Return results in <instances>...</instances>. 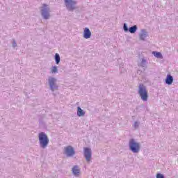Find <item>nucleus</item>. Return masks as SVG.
Segmentation results:
<instances>
[{
    "label": "nucleus",
    "instance_id": "6e6552de",
    "mask_svg": "<svg viewBox=\"0 0 178 178\" xmlns=\"http://www.w3.org/2000/svg\"><path fill=\"white\" fill-rule=\"evenodd\" d=\"M63 153L64 155H66L67 158H72L76 154L74 147H73L72 145L65 147Z\"/></svg>",
    "mask_w": 178,
    "mask_h": 178
},
{
    "label": "nucleus",
    "instance_id": "20e7f679",
    "mask_svg": "<svg viewBox=\"0 0 178 178\" xmlns=\"http://www.w3.org/2000/svg\"><path fill=\"white\" fill-rule=\"evenodd\" d=\"M138 94L143 102H147L148 101V90H147V86L143 84H140L138 86Z\"/></svg>",
    "mask_w": 178,
    "mask_h": 178
},
{
    "label": "nucleus",
    "instance_id": "1a4fd4ad",
    "mask_svg": "<svg viewBox=\"0 0 178 178\" xmlns=\"http://www.w3.org/2000/svg\"><path fill=\"white\" fill-rule=\"evenodd\" d=\"M138 37L140 41H147L149 38V33L147 29H142L138 33Z\"/></svg>",
    "mask_w": 178,
    "mask_h": 178
},
{
    "label": "nucleus",
    "instance_id": "ddd939ff",
    "mask_svg": "<svg viewBox=\"0 0 178 178\" xmlns=\"http://www.w3.org/2000/svg\"><path fill=\"white\" fill-rule=\"evenodd\" d=\"M76 115L79 118H84L86 116V111L81 107H76Z\"/></svg>",
    "mask_w": 178,
    "mask_h": 178
},
{
    "label": "nucleus",
    "instance_id": "a211bd4d",
    "mask_svg": "<svg viewBox=\"0 0 178 178\" xmlns=\"http://www.w3.org/2000/svg\"><path fill=\"white\" fill-rule=\"evenodd\" d=\"M139 66L140 67H145V66H147V60L144 58H143L140 61V63H139Z\"/></svg>",
    "mask_w": 178,
    "mask_h": 178
},
{
    "label": "nucleus",
    "instance_id": "4468645a",
    "mask_svg": "<svg viewBox=\"0 0 178 178\" xmlns=\"http://www.w3.org/2000/svg\"><path fill=\"white\" fill-rule=\"evenodd\" d=\"M165 83L167 86H172L173 84V76L170 74H167Z\"/></svg>",
    "mask_w": 178,
    "mask_h": 178
},
{
    "label": "nucleus",
    "instance_id": "9d476101",
    "mask_svg": "<svg viewBox=\"0 0 178 178\" xmlns=\"http://www.w3.org/2000/svg\"><path fill=\"white\" fill-rule=\"evenodd\" d=\"M123 30L125 33L136 34V33H137V30H138V26H137V25H134L129 28V26H127V24L124 23L123 25Z\"/></svg>",
    "mask_w": 178,
    "mask_h": 178
},
{
    "label": "nucleus",
    "instance_id": "2eb2a0df",
    "mask_svg": "<svg viewBox=\"0 0 178 178\" xmlns=\"http://www.w3.org/2000/svg\"><path fill=\"white\" fill-rule=\"evenodd\" d=\"M50 74H58L59 73V68L56 65H52L49 69Z\"/></svg>",
    "mask_w": 178,
    "mask_h": 178
},
{
    "label": "nucleus",
    "instance_id": "0eeeda50",
    "mask_svg": "<svg viewBox=\"0 0 178 178\" xmlns=\"http://www.w3.org/2000/svg\"><path fill=\"white\" fill-rule=\"evenodd\" d=\"M67 10L73 11L77 9V1L76 0H63Z\"/></svg>",
    "mask_w": 178,
    "mask_h": 178
},
{
    "label": "nucleus",
    "instance_id": "f8f14e48",
    "mask_svg": "<svg viewBox=\"0 0 178 178\" xmlns=\"http://www.w3.org/2000/svg\"><path fill=\"white\" fill-rule=\"evenodd\" d=\"M92 34L91 33V30L88 27H85L83 29V38L84 40H90Z\"/></svg>",
    "mask_w": 178,
    "mask_h": 178
},
{
    "label": "nucleus",
    "instance_id": "9b49d317",
    "mask_svg": "<svg viewBox=\"0 0 178 178\" xmlns=\"http://www.w3.org/2000/svg\"><path fill=\"white\" fill-rule=\"evenodd\" d=\"M71 172L74 177H80L81 176V168L79 165H74L71 169Z\"/></svg>",
    "mask_w": 178,
    "mask_h": 178
},
{
    "label": "nucleus",
    "instance_id": "f257e3e1",
    "mask_svg": "<svg viewBox=\"0 0 178 178\" xmlns=\"http://www.w3.org/2000/svg\"><path fill=\"white\" fill-rule=\"evenodd\" d=\"M40 13L44 20L51 19V6L48 3H43L39 7Z\"/></svg>",
    "mask_w": 178,
    "mask_h": 178
},
{
    "label": "nucleus",
    "instance_id": "412c9836",
    "mask_svg": "<svg viewBox=\"0 0 178 178\" xmlns=\"http://www.w3.org/2000/svg\"><path fill=\"white\" fill-rule=\"evenodd\" d=\"M140 126V122H138V121H136L134 123V127L135 129H138V127Z\"/></svg>",
    "mask_w": 178,
    "mask_h": 178
},
{
    "label": "nucleus",
    "instance_id": "6ab92c4d",
    "mask_svg": "<svg viewBox=\"0 0 178 178\" xmlns=\"http://www.w3.org/2000/svg\"><path fill=\"white\" fill-rule=\"evenodd\" d=\"M11 44L13 48H17V42L16 41L15 39H12Z\"/></svg>",
    "mask_w": 178,
    "mask_h": 178
},
{
    "label": "nucleus",
    "instance_id": "39448f33",
    "mask_svg": "<svg viewBox=\"0 0 178 178\" xmlns=\"http://www.w3.org/2000/svg\"><path fill=\"white\" fill-rule=\"evenodd\" d=\"M47 83L49 87V90L54 92L59 90V86H58V79L54 76H49L47 79Z\"/></svg>",
    "mask_w": 178,
    "mask_h": 178
},
{
    "label": "nucleus",
    "instance_id": "423d86ee",
    "mask_svg": "<svg viewBox=\"0 0 178 178\" xmlns=\"http://www.w3.org/2000/svg\"><path fill=\"white\" fill-rule=\"evenodd\" d=\"M83 157L87 163H91L92 161V149L91 147H85L83 149Z\"/></svg>",
    "mask_w": 178,
    "mask_h": 178
},
{
    "label": "nucleus",
    "instance_id": "f3484780",
    "mask_svg": "<svg viewBox=\"0 0 178 178\" xmlns=\"http://www.w3.org/2000/svg\"><path fill=\"white\" fill-rule=\"evenodd\" d=\"M54 60L56 62V65H59L60 63V55H59V54L56 53L54 55Z\"/></svg>",
    "mask_w": 178,
    "mask_h": 178
},
{
    "label": "nucleus",
    "instance_id": "aec40b11",
    "mask_svg": "<svg viewBox=\"0 0 178 178\" xmlns=\"http://www.w3.org/2000/svg\"><path fill=\"white\" fill-rule=\"evenodd\" d=\"M156 178H165V175L162 173H157L156 175Z\"/></svg>",
    "mask_w": 178,
    "mask_h": 178
},
{
    "label": "nucleus",
    "instance_id": "f03ea898",
    "mask_svg": "<svg viewBox=\"0 0 178 178\" xmlns=\"http://www.w3.org/2000/svg\"><path fill=\"white\" fill-rule=\"evenodd\" d=\"M38 140L40 148L45 149L49 145V137L45 132H40L38 134Z\"/></svg>",
    "mask_w": 178,
    "mask_h": 178
},
{
    "label": "nucleus",
    "instance_id": "7ed1b4c3",
    "mask_svg": "<svg viewBox=\"0 0 178 178\" xmlns=\"http://www.w3.org/2000/svg\"><path fill=\"white\" fill-rule=\"evenodd\" d=\"M129 149L132 154H140L141 151V143L134 138L129 139Z\"/></svg>",
    "mask_w": 178,
    "mask_h": 178
},
{
    "label": "nucleus",
    "instance_id": "dca6fc26",
    "mask_svg": "<svg viewBox=\"0 0 178 178\" xmlns=\"http://www.w3.org/2000/svg\"><path fill=\"white\" fill-rule=\"evenodd\" d=\"M152 55L157 59H163V55L159 51H152Z\"/></svg>",
    "mask_w": 178,
    "mask_h": 178
}]
</instances>
